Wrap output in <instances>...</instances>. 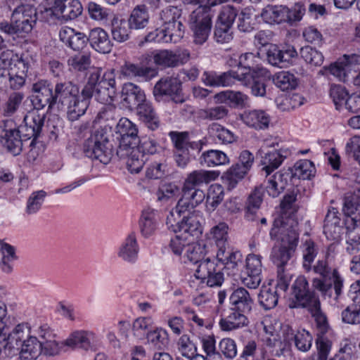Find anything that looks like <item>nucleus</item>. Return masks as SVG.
Wrapping results in <instances>:
<instances>
[{"instance_id": "b1692460", "label": "nucleus", "mask_w": 360, "mask_h": 360, "mask_svg": "<svg viewBox=\"0 0 360 360\" xmlns=\"http://www.w3.org/2000/svg\"><path fill=\"white\" fill-rule=\"evenodd\" d=\"M139 245L134 233H131L120 245L117 255L122 261L128 264H134L139 258Z\"/></svg>"}, {"instance_id": "338daca9", "label": "nucleus", "mask_w": 360, "mask_h": 360, "mask_svg": "<svg viewBox=\"0 0 360 360\" xmlns=\"http://www.w3.org/2000/svg\"><path fill=\"white\" fill-rule=\"evenodd\" d=\"M246 169L240 164H236L230 167L224 175V179L229 184V188H233L238 181L242 179L248 172Z\"/></svg>"}, {"instance_id": "69168bd1", "label": "nucleus", "mask_w": 360, "mask_h": 360, "mask_svg": "<svg viewBox=\"0 0 360 360\" xmlns=\"http://www.w3.org/2000/svg\"><path fill=\"white\" fill-rule=\"evenodd\" d=\"M45 197L46 192L44 191L33 192L27 200L25 207L26 214L32 215L37 213L41 207Z\"/></svg>"}, {"instance_id": "c756f323", "label": "nucleus", "mask_w": 360, "mask_h": 360, "mask_svg": "<svg viewBox=\"0 0 360 360\" xmlns=\"http://www.w3.org/2000/svg\"><path fill=\"white\" fill-rule=\"evenodd\" d=\"M216 259L229 274H236L243 266V256L239 251H226V248L217 251Z\"/></svg>"}, {"instance_id": "f8f14e48", "label": "nucleus", "mask_w": 360, "mask_h": 360, "mask_svg": "<svg viewBox=\"0 0 360 360\" xmlns=\"http://www.w3.org/2000/svg\"><path fill=\"white\" fill-rule=\"evenodd\" d=\"M200 283L210 287L220 286L224 282V274L214 259L207 258L201 262L194 274Z\"/></svg>"}, {"instance_id": "ddd939ff", "label": "nucleus", "mask_w": 360, "mask_h": 360, "mask_svg": "<svg viewBox=\"0 0 360 360\" xmlns=\"http://www.w3.org/2000/svg\"><path fill=\"white\" fill-rule=\"evenodd\" d=\"M153 94L157 101H160L163 96H168L176 103H182L186 101L181 83L176 77H168L160 79L155 84Z\"/></svg>"}, {"instance_id": "8fccbe9b", "label": "nucleus", "mask_w": 360, "mask_h": 360, "mask_svg": "<svg viewBox=\"0 0 360 360\" xmlns=\"http://www.w3.org/2000/svg\"><path fill=\"white\" fill-rule=\"evenodd\" d=\"M280 293L272 287V283L263 285L259 294V304L265 309H271L275 307L278 303Z\"/></svg>"}, {"instance_id": "4468645a", "label": "nucleus", "mask_w": 360, "mask_h": 360, "mask_svg": "<svg viewBox=\"0 0 360 360\" xmlns=\"http://www.w3.org/2000/svg\"><path fill=\"white\" fill-rule=\"evenodd\" d=\"M180 15V10L174 6H169L162 10L160 13V20L165 28L167 30V34L172 43L179 42L184 34L183 25L179 20Z\"/></svg>"}, {"instance_id": "9d476101", "label": "nucleus", "mask_w": 360, "mask_h": 360, "mask_svg": "<svg viewBox=\"0 0 360 360\" xmlns=\"http://www.w3.org/2000/svg\"><path fill=\"white\" fill-rule=\"evenodd\" d=\"M359 65L360 54H345L330 65L324 66L320 70L319 75L328 76L330 74L339 81L346 82L352 70Z\"/></svg>"}, {"instance_id": "bf43d9fd", "label": "nucleus", "mask_w": 360, "mask_h": 360, "mask_svg": "<svg viewBox=\"0 0 360 360\" xmlns=\"http://www.w3.org/2000/svg\"><path fill=\"white\" fill-rule=\"evenodd\" d=\"M202 163L207 167L224 165L229 163L226 154L221 150H210L202 155Z\"/></svg>"}, {"instance_id": "6e6d98bb", "label": "nucleus", "mask_w": 360, "mask_h": 360, "mask_svg": "<svg viewBox=\"0 0 360 360\" xmlns=\"http://www.w3.org/2000/svg\"><path fill=\"white\" fill-rule=\"evenodd\" d=\"M274 84L283 91L294 89L297 86V79L288 71H280L272 77Z\"/></svg>"}, {"instance_id": "13d9d810", "label": "nucleus", "mask_w": 360, "mask_h": 360, "mask_svg": "<svg viewBox=\"0 0 360 360\" xmlns=\"http://www.w3.org/2000/svg\"><path fill=\"white\" fill-rule=\"evenodd\" d=\"M303 268L307 271L311 269V264L318 254V248L313 240L307 239L301 245Z\"/></svg>"}, {"instance_id": "cd10ccee", "label": "nucleus", "mask_w": 360, "mask_h": 360, "mask_svg": "<svg viewBox=\"0 0 360 360\" xmlns=\"http://www.w3.org/2000/svg\"><path fill=\"white\" fill-rule=\"evenodd\" d=\"M144 91L137 85L128 82L123 85L122 89V105L133 110L142 102L146 101Z\"/></svg>"}, {"instance_id": "680f3d73", "label": "nucleus", "mask_w": 360, "mask_h": 360, "mask_svg": "<svg viewBox=\"0 0 360 360\" xmlns=\"http://www.w3.org/2000/svg\"><path fill=\"white\" fill-rule=\"evenodd\" d=\"M169 136L175 150L189 149L191 148L200 150L202 148V146L197 142H188V134L187 132L172 131L169 133Z\"/></svg>"}, {"instance_id": "79ce46f5", "label": "nucleus", "mask_w": 360, "mask_h": 360, "mask_svg": "<svg viewBox=\"0 0 360 360\" xmlns=\"http://www.w3.org/2000/svg\"><path fill=\"white\" fill-rule=\"evenodd\" d=\"M296 200V195L293 193L286 194L281 204V216L274 219L275 220L281 219L283 221V225L288 224V227L290 226L291 219H294L297 224V220L295 217L297 207L295 202Z\"/></svg>"}, {"instance_id": "c03bdc74", "label": "nucleus", "mask_w": 360, "mask_h": 360, "mask_svg": "<svg viewBox=\"0 0 360 360\" xmlns=\"http://www.w3.org/2000/svg\"><path fill=\"white\" fill-rule=\"evenodd\" d=\"M150 15L144 5H138L133 8L128 19L129 27L133 30H143L149 22Z\"/></svg>"}, {"instance_id": "a878e982", "label": "nucleus", "mask_w": 360, "mask_h": 360, "mask_svg": "<svg viewBox=\"0 0 360 360\" xmlns=\"http://www.w3.org/2000/svg\"><path fill=\"white\" fill-rule=\"evenodd\" d=\"M160 219L158 210L149 207L144 208L141 212L139 221L141 234L144 237L152 236L158 229Z\"/></svg>"}, {"instance_id": "e433bc0d", "label": "nucleus", "mask_w": 360, "mask_h": 360, "mask_svg": "<svg viewBox=\"0 0 360 360\" xmlns=\"http://www.w3.org/2000/svg\"><path fill=\"white\" fill-rule=\"evenodd\" d=\"M91 47L97 52L108 53L112 49V43L108 33L102 28L93 29L89 37Z\"/></svg>"}, {"instance_id": "864d4df0", "label": "nucleus", "mask_w": 360, "mask_h": 360, "mask_svg": "<svg viewBox=\"0 0 360 360\" xmlns=\"http://www.w3.org/2000/svg\"><path fill=\"white\" fill-rule=\"evenodd\" d=\"M307 307L309 308L316 323L318 334H330V329L328 327L326 316L320 310L319 300H314L311 306Z\"/></svg>"}, {"instance_id": "aec40b11", "label": "nucleus", "mask_w": 360, "mask_h": 360, "mask_svg": "<svg viewBox=\"0 0 360 360\" xmlns=\"http://www.w3.org/2000/svg\"><path fill=\"white\" fill-rule=\"evenodd\" d=\"M262 323L266 335V342L268 345L281 347L282 337L281 335V330H282L283 333V341L287 342L290 339L288 334L285 335V332L289 330L288 327L286 326L282 328L281 323L276 319L271 316H266Z\"/></svg>"}, {"instance_id": "6ab92c4d", "label": "nucleus", "mask_w": 360, "mask_h": 360, "mask_svg": "<svg viewBox=\"0 0 360 360\" xmlns=\"http://www.w3.org/2000/svg\"><path fill=\"white\" fill-rule=\"evenodd\" d=\"M182 195L177 202L176 207L170 211V217L176 213H184L190 209H194L203 202L205 193L200 188L182 187Z\"/></svg>"}, {"instance_id": "052dcab7", "label": "nucleus", "mask_w": 360, "mask_h": 360, "mask_svg": "<svg viewBox=\"0 0 360 360\" xmlns=\"http://www.w3.org/2000/svg\"><path fill=\"white\" fill-rule=\"evenodd\" d=\"M176 348L181 356L192 358L196 354L198 347L195 343L187 334L181 335L176 341Z\"/></svg>"}, {"instance_id": "473e14b6", "label": "nucleus", "mask_w": 360, "mask_h": 360, "mask_svg": "<svg viewBox=\"0 0 360 360\" xmlns=\"http://www.w3.org/2000/svg\"><path fill=\"white\" fill-rule=\"evenodd\" d=\"M219 176V172L214 170L197 169L188 173L185 178L183 186L185 188H197L202 184H207L214 181Z\"/></svg>"}, {"instance_id": "bb28decb", "label": "nucleus", "mask_w": 360, "mask_h": 360, "mask_svg": "<svg viewBox=\"0 0 360 360\" xmlns=\"http://www.w3.org/2000/svg\"><path fill=\"white\" fill-rule=\"evenodd\" d=\"M240 118L246 126L257 130L268 128L271 122L270 115L261 109L245 110L240 114Z\"/></svg>"}, {"instance_id": "2eb2a0df", "label": "nucleus", "mask_w": 360, "mask_h": 360, "mask_svg": "<svg viewBox=\"0 0 360 360\" xmlns=\"http://www.w3.org/2000/svg\"><path fill=\"white\" fill-rule=\"evenodd\" d=\"M314 300H318V298L309 292L306 278L303 276H298L292 286L289 307L290 308L310 307Z\"/></svg>"}, {"instance_id": "39448f33", "label": "nucleus", "mask_w": 360, "mask_h": 360, "mask_svg": "<svg viewBox=\"0 0 360 360\" xmlns=\"http://www.w3.org/2000/svg\"><path fill=\"white\" fill-rule=\"evenodd\" d=\"M347 236V251L355 254L360 250V194L345 198L342 207Z\"/></svg>"}, {"instance_id": "c85d7f7f", "label": "nucleus", "mask_w": 360, "mask_h": 360, "mask_svg": "<svg viewBox=\"0 0 360 360\" xmlns=\"http://www.w3.org/2000/svg\"><path fill=\"white\" fill-rule=\"evenodd\" d=\"M342 230L340 214L336 208H330L324 221V234L328 240H335L340 238Z\"/></svg>"}, {"instance_id": "a19ab883", "label": "nucleus", "mask_w": 360, "mask_h": 360, "mask_svg": "<svg viewBox=\"0 0 360 360\" xmlns=\"http://www.w3.org/2000/svg\"><path fill=\"white\" fill-rule=\"evenodd\" d=\"M146 340L147 344L158 350L167 349L170 342L168 331L161 326H156L150 330Z\"/></svg>"}, {"instance_id": "603ef678", "label": "nucleus", "mask_w": 360, "mask_h": 360, "mask_svg": "<svg viewBox=\"0 0 360 360\" xmlns=\"http://www.w3.org/2000/svg\"><path fill=\"white\" fill-rule=\"evenodd\" d=\"M207 253V247L204 243H193L192 240L186 248L185 256L191 263L200 264L203 260H205L204 257Z\"/></svg>"}, {"instance_id": "5701e85b", "label": "nucleus", "mask_w": 360, "mask_h": 360, "mask_svg": "<svg viewBox=\"0 0 360 360\" xmlns=\"http://www.w3.org/2000/svg\"><path fill=\"white\" fill-rule=\"evenodd\" d=\"M143 60L148 64L153 62L163 68L176 67L181 63L180 53L170 50H154L143 56Z\"/></svg>"}, {"instance_id": "e2e57ef3", "label": "nucleus", "mask_w": 360, "mask_h": 360, "mask_svg": "<svg viewBox=\"0 0 360 360\" xmlns=\"http://www.w3.org/2000/svg\"><path fill=\"white\" fill-rule=\"evenodd\" d=\"M255 9L248 6L243 8L239 15L238 27L240 32H250L255 29Z\"/></svg>"}, {"instance_id": "de8ad7c7", "label": "nucleus", "mask_w": 360, "mask_h": 360, "mask_svg": "<svg viewBox=\"0 0 360 360\" xmlns=\"http://www.w3.org/2000/svg\"><path fill=\"white\" fill-rule=\"evenodd\" d=\"M210 136L218 143L224 145L237 141V136L230 129L219 124H212L209 128Z\"/></svg>"}, {"instance_id": "dca6fc26", "label": "nucleus", "mask_w": 360, "mask_h": 360, "mask_svg": "<svg viewBox=\"0 0 360 360\" xmlns=\"http://www.w3.org/2000/svg\"><path fill=\"white\" fill-rule=\"evenodd\" d=\"M11 20L18 34H28L36 23L37 11L33 6L29 5L20 6L13 11Z\"/></svg>"}, {"instance_id": "3c124183", "label": "nucleus", "mask_w": 360, "mask_h": 360, "mask_svg": "<svg viewBox=\"0 0 360 360\" xmlns=\"http://www.w3.org/2000/svg\"><path fill=\"white\" fill-rule=\"evenodd\" d=\"M285 158L286 155H283L278 150H272L266 153L261 160L263 169L267 174H269L282 164Z\"/></svg>"}, {"instance_id": "a18cd8bd", "label": "nucleus", "mask_w": 360, "mask_h": 360, "mask_svg": "<svg viewBox=\"0 0 360 360\" xmlns=\"http://www.w3.org/2000/svg\"><path fill=\"white\" fill-rule=\"evenodd\" d=\"M224 196V190L221 185L219 184H213L210 186L207 189V195H205V211L211 213L222 202Z\"/></svg>"}, {"instance_id": "423d86ee", "label": "nucleus", "mask_w": 360, "mask_h": 360, "mask_svg": "<svg viewBox=\"0 0 360 360\" xmlns=\"http://www.w3.org/2000/svg\"><path fill=\"white\" fill-rule=\"evenodd\" d=\"M313 269L316 274L321 276L320 278H316L313 279V287L324 295H330V289L333 285L336 295V302L335 304L337 305L338 308L342 307L343 304H339V299L342 292L344 278L338 270L335 269L330 274V268L326 260H319L314 266Z\"/></svg>"}, {"instance_id": "ea45409f", "label": "nucleus", "mask_w": 360, "mask_h": 360, "mask_svg": "<svg viewBox=\"0 0 360 360\" xmlns=\"http://www.w3.org/2000/svg\"><path fill=\"white\" fill-rule=\"evenodd\" d=\"M139 120L150 129L155 130L160 124L159 118L152 104L146 100L139 105L135 109Z\"/></svg>"}, {"instance_id": "4be33fe9", "label": "nucleus", "mask_w": 360, "mask_h": 360, "mask_svg": "<svg viewBox=\"0 0 360 360\" xmlns=\"http://www.w3.org/2000/svg\"><path fill=\"white\" fill-rule=\"evenodd\" d=\"M116 133L120 136V153L129 148V146H135L139 141L137 126L127 117H122L116 125Z\"/></svg>"}, {"instance_id": "37998d69", "label": "nucleus", "mask_w": 360, "mask_h": 360, "mask_svg": "<svg viewBox=\"0 0 360 360\" xmlns=\"http://www.w3.org/2000/svg\"><path fill=\"white\" fill-rule=\"evenodd\" d=\"M245 313L233 310L228 316L221 318L219 322L224 331H231L248 325V319Z\"/></svg>"}, {"instance_id": "f257e3e1", "label": "nucleus", "mask_w": 360, "mask_h": 360, "mask_svg": "<svg viewBox=\"0 0 360 360\" xmlns=\"http://www.w3.org/2000/svg\"><path fill=\"white\" fill-rule=\"evenodd\" d=\"M98 76V71L91 72L80 94L78 86L70 82L56 84V98L58 103L66 107L67 117L70 121L77 120L85 114L93 97Z\"/></svg>"}, {"instance_id": "4d7b16f0", "label": "nucleus", "mask_w": 360, "mask_h": 360, "mask_svg": "<svg viewBox=\"0 0 360 360\" xmlns=\"http://www.w3.org/2000/svg\"><path fill=\"white\" fill-rule=\"evenodd\" d=\"M154 321L150 316H141L136 319L132 323L133 335L138 339L147 338V334L152 330Z\"/></svg>"}, {"instance_id": "20e7f679", "label": "nucleus", "mask_w": 360, "mask_h": 360, "mask_svg": "<svg viewBox=\"0 0 360 360\" xmlns=\"http://www.w3.org/2000/svg\"><path fill=\"white\" fill-rule=\"evenodd\" d=\"M260 53L257 52H246L241 53L238 58L231 57L227 60V65L233 79L240 82L244 86H249L257 77H267L269 70L259 65Z\"/></svg>"}, {"instance_id": "2f4dec72", "label": "nucleus", "mask_w": 360, "mask_h": 360, "mask_svg": "<svg viewBox=\"0 0 360 360\" xmlns=\"http://www.w3.org/2000/svg\"><path fill=\"white\" fill-rule=\"evenodd\" d=\"M117 155L120 158L126 159L127 169L131 173L136 174L141 172L147 160L141 150L136 148V145L129 146V148L123 150L122 154L120 153V148H118Z\"/></svg>"}, {"instance_id": "5fc2aeb1", "label": "nucleus", "mask_w": 360, "mask_h": 360, "mask_svg": "<svg viewBox=\"0 0 360 360\" xmlns=\"http://www.w3.org/2000/svg\"><path fill=\"white\" fill-rule=\"evenodd\" d=\"M316 173L314 164L309 160L297 161L292 169L291 174L302 179H309Z\"/></svg>"}, {"instance_id": "0e129e2a", "label": "nucleus", "mask_w": 360, "mask_h": 360, "mask_svg": "<svg viewBox=\"0 0 360 360\" xmlns=\"http://www.w3.org/2000/svg\"><path fill=\"white\" fill-rule=\"evenodd\" d=\"M0 252L1 253V267L2 271L6 273L11 272L12 263L16 257L14 248L9 244L4 243L1 245Z\"/></svg>"}, {"instance_id": "f03ea898", "label": "nucleus", "mask_w": 360, "mask_h": 360, "mask_svg": "<svg viewBox=\"0 0 360 360\" xmlns=\"http://www.w3.org/2000/svg\"><path fill=\"white\" fill-rule=\"evenodd\" d=\"M34 108L28 112L24 117V124L20 130L16 129L15 122L12 120L0 121V142L14 155L20 153L22 150V141L20 132H25L28 139L36 138L39 134L44 124V115Z\"/></svg>"}, {"instance_id": "f704fd0d", "label": "nucleus", "mask_w": 360, "mask_h": 360, "mask_svg": "<svg viewBox=\"0 0 360 360\" xmlns=\"http://www.w3.org/2000/svg\"><path fill=\"white\" fill-rule=\"evenodd\" d=\"M287 6L283 5H267L262 8L259 15L264 22L278 25L285 22L288 14Z\"/></svg>"}, {"instance_id": "a211bd4d", "label": "nucleus", "mask_w": 360, "mask_h": 360, "mask_svg": "<svg viewBox=\"0 0 360 360\" xmlns=\"http://www.w3.org/2000/svg\"><path fill=\"white\" fill-rule=\"evenodd\" d=\"M262 257L250 254L245 259V271L241 274L243 284L249 288H256L262 281Z\"/></svg>"}, {"instance_id": "49530a36", "label": "nucleus", "mask_w": 360, "mask_h": 360, "mask_svg": "<svg viewBox=\"0 0 360 360\" xmlns=\"http://www.w3.org/2000/svg\"><path fill=\"white\" fill-rule=\"evenodd\" d=\"M203 83L210 86H228L234 83L233 77L230 70L221 73L205 72L202 76Z\"/></svg>"}, {"instance_id": "72a5a7b5", "label": "nucleus", "mask_w": 360, "mask_h": 360, "mask_svg": "<svg viewBox=\"0 0 360 360\" xmlns=\"http://www.w3.org/2000/svg\"><path fill=\"white\" fill-rule=\"evenodd\" d=\"M229 302L233 310L243 313L250 312L253 305V300L249 292L243 288L234 290L229 297Z\"/></svg>"}, {"instance_id": "6e6552de", "label": "nucleus", "mask_w": 360, "mask_h": 360, "mask_svg": "<svg viewBox=\"0 0 360 360\" xmlns=\"http://www.w3.org/2000/svg\"><path fill=\"white\" fill-rule=\"evenodd\" d=\"M84 152L90 158L108 164L111 159L112 151L108 147L106 130L103 128L94 130L84 142Z\"/></svg>"}, {"instance_id": "7ed1b4c3", "label": "nucleus", "mask_w": 360, "mask_h": 360, "mask_svg": "<svg viewBox=\"0 0 360 360\" xmlns=\"http://www.w3.org/2000/svg\"><path fill=\"white\" fill-rule=\"evenodd\" d=\"M282 224V220H275L270 231L271 238L281 242L280 245H275L272 248L270 255L271 260L278 269H284L288 264L299 240L297 223L291 219L290 226L288 227V223L285 225Z\"/></svg>"}, {"instance_id": "58836bf2", "label": "nucleus", "mask_w": 360, "mask_h": 360, "mask_svg": "<svg viewBox=\"0 0 360 360\" xmlns=\"http://www.w3.org/2000/svg\"><path fill=\"white\" fill-rule=\"evenodd\" d=\"M229 235V226L227 223L220 221L210 228L207 233V238L214 243L217 250L226 248Z\"/></svg>"}, {"instance_id": "393cba45", "label": "nucleus", "mask_w": 360, "mask_h": 360, "mask_svg": "<svg viewBox=\"0 0 360 360\" xmlns=\"http://www.w3.org/2000/svg\"><path fill=\"white\" fill-rule=\"evenodd\" d=\"M266 60L273 66L282 67L281 65L289 64L292 58L297 56L293 46H288L281 50L276 44H270L266 49Z\"/></svg>"}, {"instance_id": "774afa93", "label": "nucleus", "mask_w": 360, "mask_h": 360, "mask_svg": "<svg viewBox=\"0 0 360 360\" xmlns=\"http://www.w3.org/2000/svg\"><path fill=\"white\" fill-rule=\"evenodd\" d=\"M300 55L307 63L312 66H321L323 63L324 57L322 53L311 46L302 47Z\"/></svg>"}, {"instance_id": "9b49d317", "label": "nucleus", "mask_w": 360, "mask_h": 360, "mask_svg": "<svg viewBox=\"0 0 360 360\" xmlns=\"http://www.w3.org/2000/svg\"><path fill=\"white\" fill-rule=\"evenodd\" d=\"M189 25L194 44H203L207 40L212 26L210 13L204 9H196L191 15Z\"/></svg>"}, {"instance_id": "0eeeda50", "label": "nucleus", "mask_w": 360, "mask_h": 360, "mask_svg": "<svg viewBox=\"0 0 360 360\" xmlns=\"http://www.w3.org/2000/svg\"><path fill=\"white\" fill-rule=\"evenodd\" d=\"M182 214L176 213L170 217L169 213L167 217V226L172 231L180 233L192 241L202 235L203 227L195 212H191L181 219Z\"/></svg>"}, {"instance_id": "f3484780", "label": "nucleus", "mask_w": 360, "mask_h": 360, "mask_svg": "<svg viewBox=\"0 0 360 360\" xmlns=\"http://www.w3.org/2000/svg\"><path fill=\"white\" fill-rule=\"evenodd\" d=\"M32 89L34 93L32 102L34 108L40 110L47 105L51 107L58 103V99L56 98V88L53 91L47 80L40 79L36 82L33 84Z\"/></svg>"}, {"instance_id": "4c0bfd02", "label": "nucleus", "mask_w": 360, "mask_h": 360, "mask_svg": "<svg viewBox=\"0 0 360 360\" xmlns=\"http://www.w3.org/2000/svg\"><path fill=\"white\" fill-rule=\"evenodd\" d=\"M291 175L289 172H276L270 176L265 186V190L269 195L278 197L285 188Z\"/></svg>"}, {"instance_id": "09e8293b", "label": "nucleus", "mask_w": 360, "mask_h": 360, "mask_svg": "<svg viewBox=\"0 0 360 360\" xmlns=\"http://www.w3.org/2000/svg\"><path fill=\"white\" fill-rule=\"evenodd\" d=\"M111 33L113 39L118 42H124L129 39L131 30L129 22L124 18L115 17L112 20Z\"/></svg>"}, {"instance_id": "c9c22d12", "label": "nucleus", "mask_w": 360, "mask_h": 360, "mask_svg": "<svg viewBox=\"0 0 360 360\" xmlns=\"http://www.w3.org/2000/svg\"><path fill=\"white\" fill-rule=\"evenodd\" d=\"M248 100L249 97L239 91H221L214 96V103H224L231 107H243Z\"/></svg>"}, {"instance_id": "7c9ffc66", "label": "nucleus", "mask_w": 360, "mask_h": 360, "mask_svg": "<svg viewBox=\"0 0 360 360\" xmlns=\"http://www.w3.org/2000/svg\"><path fill=\"white\" fill-rule=\"evenodd\" d=\"M59 37L62 42L74 51L82 50L89 40L84 33L67 26L60 29Z\"/></svg>"}, {"instance_id": "1a4fd4ad", "label": "nucleus", "mask_w": 360, "mask_h": 360, "mask_svg": "<svg viewBox=\"0 0 360 360\" xmlns=\"http://www.w3.org/2000/svg\"><path fill=\"white\" fill-rule=\"evenodd\" d=\"M94 71L99 72L98 80L94 89L95 99L105 105L112 103L117 95L115 73L112 69L106 70L101 77V70L99 69H94L91 72Z\"/></svg>"}, {"instance_id": "412c9836", "label": "nucleus", "mask_w": 360, "mask_h": 360, "mask_svg": "<svg viewBox=\"0 0 360 360\" xmlns=\"http://www.w3.org/2000/svg\"><path fill=\"white\" fill-rule=\"evenodd\" d=\"M98 341L96 333L91 330H76L72 332L62 343L72 349L89 350Z\"/></svg>"}]
</instances>
